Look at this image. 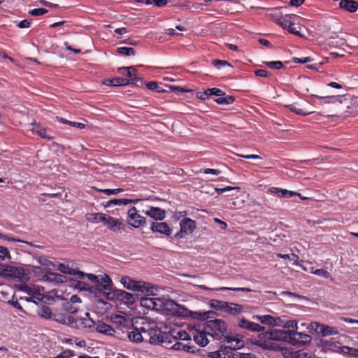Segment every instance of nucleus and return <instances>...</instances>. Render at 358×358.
Instances as JSON below:
<instances>
[{"label":"nucleus","mask_w":358,"mask_h":358,"mask_svg":"<svg viewBox=\"0 0 358 358\" xmlns=\"http://www.w3.org/2000/svg\"><path fill=\"white\" fill-rule=\"evenodd\" d=\"M120 282L126 289L136 293L145 294V296L153 294V286L146 282L135 280L129 276H123L120 279Z\"/></svg>","instance_id":"nucleus-1"},{"label":"nucleus","mask_w":358,"mask_h":358,"mask_svg":"<svg viewBox=\"0 0 358 358\" xmlns=\"http://www.w3.org/2000/svg\"><path fill=\"white\" fill-rule=\"evenodd\" d=\"M209 306L216 310L224 311L232 316H238L245 310L243 305L217 299H210Z\"/></svg>","instance_id":"nucleus-2"},{"label":"nucleus","mask_w":358,"mask_h":358,"mask_svg":"<svg viewBox=\"0 0 358 358\" xmlns=\"http://www.w3.org/2000/svg\"><path fill=\"white\" fill-rule=\"evenodd\" d=\"M140 294H131L122 289L116 288L112 289V292L106 294V299L109 301H118L120 303L125 304L128 306L134 304L140 299Z\"/></svg>","instance_id":"nucleus-3"},{"label":"nucleus","mask_w":358,"mask_h":358,"mask_svg":"<svg viewBox=\"0 0 358 358\" xmlns=\"http://www.w3.org/2000/svg\"><path fill=\"white\" fill-rule=\"evenodd\" d=\"M101 280L102 281H100L99 283L92 286L88 285L87 291L90 294H93L94 297L104 296L106 299V294L108 292H112L113 282L106 274H104V276H101Z\"/></svg>","instance_id":"nucleus-4"},{"label":"nucleus","mask_w":358,"mask_h":358,"mask_svg":"<svg viewBox=\"0 0 358 358\" xmlns=\"http://www.w3.org/2000/svg\"><path fill=\"white\" fill-rule=\"evenodd\" d=\"M205 328L210 331L212 334H209L211 336L215 335H224L227 331V326L226 322L221 319H208L205 323Z\"/></svg>","instance_id":"nucleus-5"},{"label":"nucleus","mask_w":358,"mask_h":358,"mask_svg":"<svg viewBox=\"0 0 358 358\" xmlns=\"http://www.w3.org/2000/svg\"><path fill=\"white\" fill-rule=\"evenodd\" d=\"M292 330L290 329H273L270 331H266L265 337L274 341H285L290 344L292 336Z\"/></svg>","instance_id":"nucleus-6"},{"label":"nucleus","mask_w":358,"mask_h":358,"mask_svg":"<svg viewBox=\"0 0 358 358\" xmlns=\"http://www.w3.org/2000/svg\"><path fill=\"white\" fill-rule=\"evenodd\" d=\"M347 103H341L338 110L348 113H356L358 112V97H352L350 95L341 96Z\"/></svg>","instance_id":"nucleus-7"},{"label":"nucleus","mask_w":358,"mask_h":358,"mask_svg":"<svg viewBox=\"0 0 358 358\" xmlns=\"http://www.w3.org/2000/svg\"><path fill=\"white\" fill-rule=\"evenodd\" d=\"M127 222L134 228H138L145 223V218L138 213L136 207H131L127 212Z\"/></svg>","instance_id":"nucleus-8"},{"label":"nucleus","mask_w":358,"mask_h":358,"mask_svg":"<svg viewBox=\"0 0 358 358\" xmlns=\"http://www.w3.org/2000/svg\"><path fill=\"white\" fill-rule=\"evenodd\" d=\"M292 340L290 341V345L294 346H305L309 344L312 340L310 335L299 332L296 330H292Z\"/></svg>","instance_id":"nucleus-9"},{"label":"nucleus","mask_w":358,"mask_h":358,"mask_svg":"<svg viewBox=\"0 0 358 358\" xmlns=\"http://www.w3.org/2000/svg\"><path fill=\"white\" fill-rule=\"evenodd\" d=\"M307 329L317 331L318 334H320L322 336L338 334V331L335 328L328 325L320 324L318 322L310 323L307 327Z\"/></svg>","instance_id":"nucleus-10"},{"label":"nucleus","mask_w":358,"mask_h":358,"mask_svg":"<svg viewBox=\"0 0 358 358\" xmlns=\"http://www.w3.org/2000/svg\"><path fill=\"white\" fill-rule=\"evenodd\" d=\"M139 300L141 306L148 309L161 310L163 308V302L159 298L143 297L140 296Z\"/></svg>","instance_id":"nucleus-11"},{"label":"nucleus","mask_w":358,"mask_h":358,"mask_svg":"<svg viewBox=\"0 0 358 358\" xmlns=\"http://www.w3.org/2000/svg\"><path fill=\"white\" fill-rule=\"evenodd\" d=\"M313 98L317 99L320 103H332L334 104L338 109H339V106L341 103H347L344 98L341 96H320L317 95L312 94L310 96Z\"/></svg>","instance_id":"nucleus-12"},{"label":"nucleus","mask_w":358,"mask_h":358,"mask_svg":"<svg viewBox=\"0 0 358 358\" xmlns=\"http://www.w3.org/2000/svg\"><path fill=\"white\" fill-rule=\"evenodd\" d=\"M238 327L252 332H261L265 329L264 327L259 324L250 322L244 317L239 320Z\"/></svg>","instance_id":"nucleus-13"},{"label":"nucleus","mask_w":358,"mask_h":358,"mask_svg":"<svg viewBox=\"0 0 358 358\" xmlns=\"http://www.w3.org/2000/svg\"><path fill=\"white\" fill-rule=\"evenodd\" d=\"M150 229L153 233H159L167 236L172 234V229L166 222H152Z\"/></svg>","instance_id":"nucleus-14"},{"label":"nucleus","mask_w":358,"mask_h":358,"mask_svg":"<svg viewBox=\"0 0 358 358\" xmlns=\"http://www.w3.org/2000/svg\"><path fill=\"white\" fill-rule=\"evenodd\" d=\"M252 8H255V7H252ZM256 9L266 10L268 12L266 14V16L271 18L273 21H274L276 24L280 20L282 17V13L280 12V10L283 8V7H275V8H262V7H255Z\"/></svg>","instance_id":"nucleus-15"},{"label":"nucleus","mask_w":358,"mask_h":358,"mask_svg":"<svg viewBox=\"0 0 358 358\" xmlns=\"http://www.w3.org/2000/svg\"><path fill=\"white\" fill-rule=\"evenodd\" d=\"M52 320L55 322L66 325H71L75 323L76 326L78 327V320H76L73 317L69 316L64 313H54Z\"/></svg>","instance_id":"nucleus-16"},{"label":"nucleus","mask_w":358,"mask_h":358,"mask_svg":"<svg viewBox=\"0 0 358 358\" xmlns=\"http://www.w3.org/2000/svg\"><path fill=\"white\" fill-rule=\"evenodd\" d=\"M144 213L151 218L159 221L163 220L166 216L165 210L158 207H150Z\"/></svg>","instance_id":"nucleus-17"},{"label":"nucleus","mask_w":358,"mask_h":358,"mask_svg":"<svg viewBox=\"0 0 358 358\" xmlns=\"http://www.w3.org/2000/svg\"><path fill=\"white\" fill-rule=\"evenodd\" d=\"M208 357L210 358H235L231 349L225 347L220 350L208 352Z\"/></svg>","instance_id":"nucleus-18"},{"label":"nucleus","mask_w":358,"mask_h":358,"mask_svg":"<svg viewBox=\"0 0 358 358\" xmlns=\"http://www.w3.org/2000/svg\"><path fill=\"white\" fill-rule=\"evenodd\" d=\"M180 225L182 232H185L186 234L192 233L196 227V222L190 218L182 219Z\"/></svg>","instance_id":"nucleus-19"},{"label":"nucleus","mask_w":358,"mask_h":358,"mask_svg":"<svg viewBox=\"0 0 358 358\" xmlns=\"http://www.w3.org/2000/svg\"><path fill=\"white\" fill-rule=\"evenodd\" d=\"M142 332L146 333L144 327H141V331L138 328L134 327L132 331L128 332V338L132 342L141 343L144 341Z\"/></svg>","instance_id":"nucleus-20"},{"label":"nucleus","mask_w":358,"mask_h":358,"mask_svg":"<svg viewBox=\"0 0 358 358\" xmlns=\"http://www.w3.org/2000/svg\"><path fill=\"white\" fill-rule=\"evenodd\" d=\"M217 313L214 311L210 310L207 312H197V311H192L190 312L189 317L197 319L201 321L207 320L208 319L214 318L215 315Z\"/></svg>","instance_id":"nucleus-21"},{"label":"nucleus","mask_w":358,"mask_h":358,"mask_svg":"<svg viewBox=\"0 0 358 358\" xmlns=\"http://www.w3.org/2000/svg\"><path fill=\"white\" fill-rule=\"evenodd\" d=\"M339 7L350 13H355L358 9V2L354 0H341Z\"/></svg>","instance_id":"nucleus-22"},{"label":"nucleus","mask_w":358,"mask_h":358,"mask_svg":"<svg viewBox=\"0 0 358 358\" xmlns=\"http://www.w3.org/2000/svg\"><path fill=\"white\" fill-rule=\"evenodd\" d=\"M94 328L97 332L108 336H112L115 332L113 328L111 326L101 321H98L96 322Z\"/></svg>","instance_id":"nucleus-23"},{"label":"nucleus","mask_w":358,"mask_h":358,"mask_svg":"<svg viewBox=\"0 0 358 358\" xmlns=\"http://www.w3.org/2000/svg\"><path fill=\"white\" fill-rule=\"evenodd\" d=\"M16 266L0 264V276L6 278H13Z\"/></svg>","instance_id":"nucleus-24"},{"label":"nucleus","mask_w":358,"mask_h":358,"mask_svg":"<svg viewBox=\"0 0 358 358\" xmlns=\"http://www.w3.org/2000/svg\"><path fill=\"white\" fill-rule=\"evenodd\" d=\"M270 191L283 198H290L294 196H301V194L296 192L289 191L285 189H280L278 187H271Z\"/></svg>","instance_id":"nucleus-25"},{"label":"nucleus","mask_w":358,"mask_h":358,"mask_svg":"<svg viewBox=\"0 0 358 358\" xmlns=\"http://www.w3.org/2000/svg\"><path fill=\"white\" fill-rule=\"evenodd\" d=\"M337 348L336 352L348 355L350 357L358 358V348H350L345 345L335 346Z\"/></svg>","instance_id":"nucleus-26"},{"label":"nucleus","mask_w":358,"mask_h":358,"mask_svg":"<svg viewBox=\"0 0 358 358\" xmlns=\"http://www.w3.org/2000/svg\"><path fill=\"white\" fill-rule=\"evenodd\" d=\"M175 307L171 308L173 314L182 317H189L191 310L186 308L184 306L173 303Z\"/></svg>","instance_id":"nucleus-27"},{"label":"nucleus","mask_w":358,"mask_h":358,"mask_svg":"<svg viewBox=\"0 0 358 358\" xmlns=\"http://www.w3.org/2000/svg\"><path fill=\"white\" fill-rule=\"evenodd\" d=\"M45 280L50 282H55L56 283H62L67 281V278L62 274L48 271L45 275Z\"/></svg>","instance_id":"nucleus-28"},{"label":"nucleus","mask_w":358,"mask_h":358,"mask_svg":"<svg viewBox=\"0 0 358 358\" xmlns=\"http://www.w3.org/2000/svg\"><path fill=\"white\" fill-rule=\"evenodd\" d=\"M109 220L110 221L108 228L110 231L116 232L117 231L124 229V224L122 220H119L112 217V218H109Z\"/></svg>","instance_id":"nucleus-29"},{"label":"nucleus","mask_w":358,"mask_h":358,"mask_svg":"<svg viewBox=\"0 0 358 358\" xmlns=\"http://www.w3.org/2000/svg\"><path fill=\"white\" fill-rule=\"evenodd\" d=\"M104 83L110 86H126L129 85V81L127 78L118 77L106 80Z\"/></svg>","instance_id":"nucleus-30"},{"label":"nucleus","mask_w":358,"mask_h":358,"mask_svg":"<svg viewBox=\"0 0 358 358\" xmlns=\"http://www.w3.org/2000/svg\"><path fill=\"white\" fill-rule=\"evenodd\" d=\"M153 330L152 329L151 330V332L149 334L150 335V338H149V342L151 343V344H159V343H162L164 342H165L168 338L170 336L167 334H152V333Z\"/></svg>","instance_id":"nucleus-31"},{"label":"nucleus","mask_w":358,"mask_h":358,"mask_svg":"<svg viewBox=\"0 0 358 358\" xmlns=\"http://www.w3.org/2000/svg\"><path fill=\"white\" fill-rule=\"evenodd\" d=\"M50 130L46 128H40L39 126L36 125L33 127L32 131L34 134H36L41 138L48 141L52 140L53 138L48 134Z\"/></svg>","instance_id":"nucleus-32"},{"label":"nucleus","mask_w":358,"mask_h":358,"mask_svg":"<svg viewBox=\"0 0 358 358\" xmlns=\"http://www.w3.org/2000/svg\"><path fill=\"white\" fill-rule=\"evenodd\" d=\"M38 315L46 320H51L53 318L54 313H52L50 307L45 305L41 306L37 311Z\"/></svg>","instance_id":"nucleus-33"},{"label":"nucleus","mask_w":358,"mask_h":358,"mask_svg":"<svg viewBox=\"0 0 358 358\" xmlns=\"http://www.w3.org/2000/svg\"><path fill=\"white\" fill-rule=\"evenodd\" d=\"M253 319H257L262 324L273 326L275 324V317L270 315H254Z\"/></svg>","instance_id":"nucleus-34"},{"label":"nucleus","mask_w":358,"mask_h":358,"mask_svg":"<svg viewBox=\"0 0 358 358\" xmlns=\"http://www.w3.org/2000/svg\"><path fill=\"white\" fill-rule=\"evenodd\" d=\"M194 341L200 346L205 347L208 344V340L206 338V334L204 332H197L194 336Z\"/></svg>","instance_id":"nucleus-35"},{"label":"nucleus","mask_w":358,"mask_h":358,"mask_svg":"<svg viewBox=\"0 0 358 358\" xmlns=\"http://www.w3.org/2000/svg\"><path fill=\"white\" fill-rule=\"evenodd\" d=\"M13 278H17L20 282H26L29 280V277L27 273L20 267H16Z\"/></svg>","instance_id":"nucleus-36"},{"label":"nucleus","mask_w":358,"mask_h":358,"mask_svg":"<svg viewBox=\"0 0 358 358\" xmlns=\"http://www.w3.org/2000/svg\"><path fill=\"white\" fill-rule=\"evenodd\" d=\"M214 101L220 105H229L235 101V97L230 95H224L214 99Z\"/></svg>","instance_id":"nucleus-37"},{"label":"nucleus","mask_w":358,"mask_h":358,"mask_svg":"<svg viewBox=\"0 0 358 358\" xmlns=\"http://www.w3.org/2000/svg\"><path fill=\"white\" fill-rule=\"evenodd\" d=\"M69 285L71 287H73L78 289L80 291H83V290H86L87 291V289L88 288V285H89L88 284H87V283H85L84 282L76 280H73L72 278L69 279Z\"/></svg>","instance_id":"nucleus-38"},{"label":"nucleus","mask_w":358,"mask_h":358,"mask_svg":"<svg viewBox=\"0 0 358 358\" xmlns=\"http://www.w3.org/2000/svg\"><path fill=\"white\" fill-rule=\"evenodd\" d=\"M78 325L82 326L84 328H92L95 327L96 322L91 318H78Z\"/></svg>","instance_id":"nucleus-39"},{"label":"nucleus","mask_w":358,"mask_h":358,"mask_svg":"<svg viewBox=\"0 0 358 358\" xmlns=\"http://www.w3.org/2000/svg\"><path fill=\"white\" fill-rule=\"evenodd\" d=\"M286 107L288 108L291 111L295 113L296 114L303 116L310 115L313 113V111H306L302 108H297L296 103L287 105Z\"/></svg>","instance_id":"nucleus-40"},{"label":"nucleus","mask_w":358,"mask_h":358,"mask_svg":"<svg viewBox=\"0 0 358 358\" xmlns=\"http://www.w3.org/2000/svg\"><path fill=\"white\" fill-rule=\"evenodd\" d=\"M146 87L148 89L155 91L157 92H164L166 90L163 88L162 85H159L157 83L154 81H150L146 83Z\"/></svg>","instance_id":"nucleus-41"},{"label":"nucleus","mask_w":358,"mask_h":358,"mask_svg":"<svg viewBox=\"0 0 358 358\" xmlns=\"http://www.w3.org/2000/svg\"><path fill=\"white\" fill-rule=\"evenodd\" d=\"M127 202H129V201L126 200V199H110L108 201L104 204V206L106 208H108L111 206L112 205L115 206H122V205H127Z\"/></svg>","instance_id":"nucleus-42"},{"label":"nucleus","mask_w":358,"mask_h":358,"mask_svg":"<svg viewBox=\"0 0 358 358\" xmlns=\"http://www.w3.org/2000/svg\"><path fill=\"white\" fill-rule=\"evenodd\" d=\"M117 52L120 55L124 56H131L134 55L136 53L135 50L133 48L128 47H119L117 48Z\"/></svg>","instance_id":"nucleus-43"},{"label":"nucleus","mask_w":358,"mask_h":358,"mask_svg":"<svg viewBox=\"0 0 358 358\" xmlns=\"http://www.w3.org/2000/svg\"><path fill=\"white\" fill-rule=\"evenodd\" d=\"M57 119L62 123L69 124L73 127H76L80 129H84L85 127V124L80 122H71L69 120H66L62 117H57Z\"/></svg>","instance_id":"nucleus-44"},{"label":"nucleus","mask_w":358,"mask_h":358,"mask_svg":"<svg viewBox=\"0 0 358 358\" xmlns=\"http://www.w3.org/2000/svg\"><path fill=\"white\" fill-rule=\"evenodd\" d=\"M102 215L101 213H87L86 215V220L92 223H97L99 222V215Z\"/></svg>","instance_id":"nucleus-45"},{"label":"nucleus","mask_w":358,"mask_h":358,"mask_svg":"<svg viewBox=\"0 0 358 358\" xmlns=\"http://www.w3.org/2000/svg\"><path fill=\"white\" fill-rule=\"evenodd\" d=\"M207 92L208 93L209 96L212 95H215L217 96H222L225 95V92L224 91L216 87L208 88L207 89Z\"/></svg>","instance_id":"nucleus-46"},{"label":"nucleus","mask_w":358,"mask_h":358,"mask_svg":"<svg viewBox=\"0 0 358 358\" xmlns=\"http://www.w3.org/2000/svg\"><path fill=\"white\" fill-rule=\"evenodd\" d=\"M64 309L67 311L68 313H76L78 311V307L74 306L73 303H69V302H66L65 303H64Z\"/></svg>","instance_id":"nucleus-47"},{"label":"nucleus","mask_w":358,"mask_h":358,"mask_svg":"<svg viewBox=\"0 0 358 358\" xmlns=\"http://www.w3.org/2000/svg\"><path fill=\"white\" fill-rule=\"evenodd\" d=\"M265 64L273 69H280L283 67V64L280 61H273V62H266Z\"/></svg>","instance_id":"nucleus-48"},{"label":"nucleus","mask_w":358,"mask_h":358,"mask_svg":"<svg viewBox=\"0 0 358 358\" xmlns=\"http://www.w3.org/2000/svg\"><path fill=\"white\" fill-rule=\"evenodd\" d=\"M146 4L155 5L157 7H164L168 3L167 0H145L144 1Z\"/></svg>","instance_id":"nucleus-49"},{"label":"nucleus","mask_w":358,"mask_h":358,"mask_svg":"<svg viewBox=\"0 0 358 358\" xmlns=\"http://www.w3.org/2000/svg\"><path fill=\"white\" fill-rule=\"evenodd\" d=\"M58 270L63 273L72 275L74 274V268H70L69 266L64 264H59L58 266Z\"/></svg>","instance_id":"nucleus-50"},{"label":"nucleus","mask_w":358,"mask_h":358,"mask_svg":"<svg viewBox=\"0 0 358 358\" xmlns=\"http://www.w3.org/2000/svg\"><path fill=\"white\" fill-rule=\"evenodd\" d=\"M99 192H103L106 195H112V194H117L120 192H122L124 191L122 188H117V189H98Z\"/></svg>","instance_id":"nucleus-51"},{"label":"nucleus","mask_w":358,"mask_h":358,"mask_svg":"<svg viewBox=\"0 0 358 358\" xmlns=\"http://www.w3.org/2000/svg\"><path fill=\"white\" fill-rule=\"evenodd\" d=\"M215 290H221V291H224V290L243 291V292H250L252 291L251 289L246 288V287H220V288H217V289H215Z\"/></svg>","instance_id":"nucleus-52"},{"label":"nucleus","mask_w":358,"mask_h":358,"mask_svg":"<svg viewBox=\"0 0 358 358\" xmlns=\"http://www.w3.org/2000/svg\"><path fill=\"white\" fill-rule=\"evenodd\" d=\"M212 64L218 69L226 66H231L230 64L225 60L213 59Z\"/></svg>","instance_id":"nucleus-53"},{"label":"nucleus","mask_w":358,"mask_h":358,"mask_svg":"<svg viewBox=\"0 0 358 358\" xmlns=\"http://www.w3.org/2000/svg\"><path fill=\"white\" fill-rule=\"evenodd\" d=\"M48 13V10L45 8H34L29 11V13L33 16H40Z\"/></svg>","instance_id":"nucleus-54"},{"label":"nucleus","mask_w":358,"mask_h":358,"mask_svg":"<svg viewBox=\"0 0 358 358\" xmlns=\"http://www.w3.org/2000/svg\"><path fill=\"white\" fill-rule=\"evenodd\" d=\"M0 255L3 257V261L6 259L10 260L11 257L8 248L0 245Z\"/></svg>","instance_id":"nucleus-55"},{"label":"nucleus","mask_w":358,"mask_h":358,"mask_svg":"<svg viewBox=\"0 0 358 358\" xmlns=\"http://www.w3.org/2000/svg\"><path fill=\"white\" fill-rule=\"evenodd\" d=\"M235 189L237 191H239L240 187H239L227 186L224 188H215V191L218 194H222L227 191L235 190Z\"/></svg>","instance_id":"nucleus-56"},{"label":"nucleus","mask_w":358,"mask_h":358,"mask_svg":"<svg viewBox=\"0 0 358 358\" xmlns=\"http://www.w3.org/2000/svg\"><path fill=\"white\" fill-rule=\"evenodd\" d=\"M284 328L285 329L292 328V329H294L293 330H296L297 331V329H298L297 322H296V320H287V321H285V325H284Z\"/></svg>","instance_id":"nucleus-57"},{"label":"nucleus","mask_w":358,"mask_h":358,"mask_svg":"<svg viewBox=\"0 0 358 358\" xmlns=\"http://www.w3.org/2000/svg\"><path fill=\"white\" fill-rule=\"evenodd\" d=\"M313 273L319 276H322L325 278H328L330 276L329 273L324 268L316 269Z\"/></svg>","instance_id":"nucleus-58"},{"label":"nucleus","mask_w":358,"mask_h":358,"mask_svg":"<svg viewBox=\"0 0 358 358\" xmlns=\"http://www.w3.org/2000/svg\"><path fill=\"white\" fill-rule=\"evenodd\" d=\"M102 275H96L94 274H92V273H87V278L90 280L92 281V282H94L95 284L96 283H99L100 281H102L101 280V277Z\"/></svg>","instance_id":"nucleus-59"},{"label":"nucleus","mask_w":358,"mask_h":358,"mask_svg":"<svg viewBox=\"0 0 358 358\" xmlns=\"http://www.w3.org/2000/svg\"><path fill=\"white\" fill-rule=\"evenodd\" d=\"M255 74L257 76L264 77V78H268L271 76V73L265 70V69H259L255 71Z\"/></svg>","instance_id":"nucleus-60"},{"label":"nucleus","mask_w":358,"mask_h":358,"mask_svg":"<svg viewBox=\"0 0 358 358\" xmlns=\"http://www.w3.org/2000/svg\"><path fill=\"white\" fill-rule=\"evenodd\" d=\"M128 80L129 81V85L130 84H135L137 86H139L140 85L143 84L142 79L140 77H138L136 75V73L135 75H134V78L132 79H128Z\"/></svg>","instance_id":"nucleus-61"},{"label":"nucleus","mask_w":358,"mask_h":358,"mask_svg":"<svg viewBox=\"0 0 358 358\" xmlns=\"http://www.w3.org/2000/svg\"><path fill=\"white\" fill-rule=\"evenodd\" d=\"M109 218H112V217L108 215L102 213V215H99V222H101L103 224L108 227L110 221L109 220Z\"/></svg>","instance_id":"nucleus-62"},{"label":"nucleus","mask_w":358,"mask_h":358,"mask_svg":"<svg viewBox=\"0 0 358 358\" xmlns=\"http://www.w3.org/2000/svg\"><path fill=\"white\" fill-rule=\"evenodd\" d=\"M200 173H203L205 174H213V175H219L221 171L218 169H201Z\"/></svg>","instance_id":"nucleus-63"},{"label":"nucleus","mask_w":358,"mask_h":358,"mask_svg":"<svg viewBox=\"0 0 358 358\" xmlns=\"http://www.w3.org/2000/svg\"><path fill=\"white\" fill-rule=\"evenodd\" d=\"M59 355L61 358H71L75 355V353L73 350H66L61 352Z\"/></svg>","instance_id":"nucleus-64"}]
</instances>
